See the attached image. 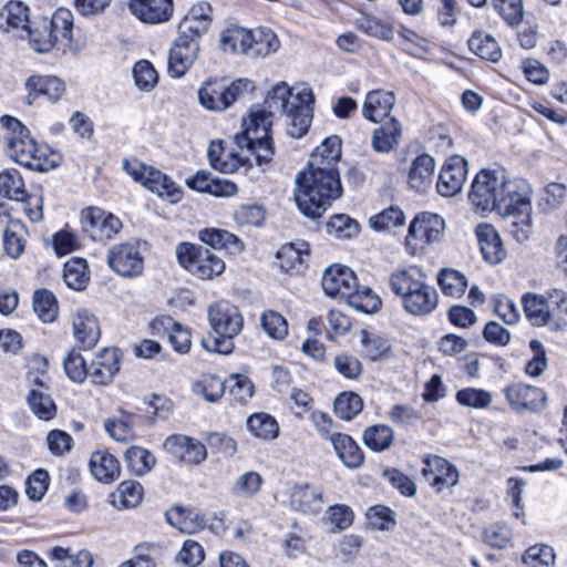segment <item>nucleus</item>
<instances>
[{"instance_id": "nucleus-1", "label": "nucleus", "mask_w": 567, "mask_h": 567, "mask_svg": "<svg viewBox=\"0 0 567 567\" xmlns=\"http://www.w3.org/2000/svg\"><path fill=\"white\" fill-rule=\"evenodd\" d=\"M315 95L307 84L289 87L285 82L276 84L267 93L264 107L252 110L243 121V131L235 134L239 150L255 155L259 166L267 165L275 154L270 128L276 113L287 116V133L293 138L303 136L312 121Z\"/></svg>"}, {"instance_id": "nucleus-2", "label": "nucleus", "mask_w": 567, "mask_h": 567, "mask_svg": "<svg viewBox=\"0 0 567 567\" xmlns=\"http://www.w3.org/2000/svg\"><path fill=\"white\" fill-rule=\"evenodd\" d=\"M530 186L525 179H511L504 169H481L471 186L468 199L478 209L509 213L513 203H519L526 212Z\"/></svg>"}, {"instance_id": "nucleus-3", "label": "nucleus", "mask_w": 567, "mask_h": 567, "mask_svg": "<svg viewBox=\"0 0 567 567\" xmlns=\"http://www.w3.org/2000/svg\"><path fill=\"white\" fill-rule=\"evenodd\" d=\"M296 185L295 202L300 212L312 219L319 218L331 202L342 195L339 173L302 171Z\"/></svg>"}, {"instance_id": "nucleus-4", "label": "nucleus", "mask_w": 567, "mask_h": 567, "mask_svg": "<svg viewBox=\"0 0 567 567\" xmlns=\"http://www.w3.org/2000/svg\"><path fill=\"white\" fill-rule=\"evenodd\" d=\"M9 132L4 136L8 156L32 171L48 172L58 166L60 156L45 146H39L29 130L17 118H2Z\"/></svg>"}, {"instance_id": "nucleus-5", "label": "nucleus", "mask_w": 567, "mask_h": 567, "mask_svg": "<svg viewBox=\"0 0 567 567\" xmlns=\"http://www.w3.org/2000/svg\"><path fill=\"white\" fill-rule=\"evenodd\" d=\"M392 291L402 298L403 308L411 315L425 316L435 310L437 292L425 280V274L417 267H408L390 276Z\"/></svg>"}, {"instance_id": "nucleus-6", "label": "nucleus", "mask_w": 567, "mask_h": 567, "mask_svg": "<svg viewBox=\"0 0 567 567\" xmlns=\"http://www.w3.org/2000/svg\"><path fill=\"white\" fill-rule=\"evenodd\" d=\"M209 324L213 329L212 340L203 341L207 350L228 354L234 350V338L240 332L244 319L238 308L220 300L208 308Z\"/></svg>"}, {"instance_id": "nucleus-7", "label": "nucleus", "mask_w": 567, "mask_h": 567, "mask_svg": "<svg viewBox=\"0 0 567 567\" xmlns=\"http://www.w3.org/2000/svg\"><path fill=\"white\" fill-rule=\"evenodd\" d=\"M73 31V13L66 8H59L51 18L41 17L32 20L25 32L31 48L39 53L51 51L61 42H71Z\"/></svg>"}, {"instance_id": "nucleus-8", "label": "nucleus", "mask_w": 567, "mask_h": 567, "mask_svg": "<svg viewBox=\"0 0 567 567\" xmlns=\"http://www.w3.org/2000/svg\"><path fill=\"white\" fill-rule=\"evenodd\" d=\"M176 257L183 268L199 279H212L225 270V261L203 246L181 243Z\"/></svg>"}, {"instance_id": "nucleus-9", "label": "nucleus", "mask_w": 567, "mask_h": 567, "mask_svg": "<svg viewBox=\"0 0 567 567\" xmlns=\"http://www.w3.org/2000/svg\"><path fill=\"white\" fill-rule=\"evenodd\" d=\"M124 171L137 183L165 197L172 203H177L182 198V190L175 185L171 177L153 166L145 165L137 159H124Z\"/></svg>"}, {"instance_id": "nucleus-10", "label": "nucleus", "mask_w": 567, "mask_h": 567, "mask_svg": "<svg viewBox=\"0 0 567 567\" xmlns=\"http://www.w3.org/2000/svg\"><path fill=\"white\" fill-rule=\"evenodd\" d=\"M250 82L238 79L227 84L225 81H205L198 90V100L203 107L210 111H224L231 106L249 89Z\"/></svg>"}, {"instance_id": "nucleus-11", "label": "nucleus", "mask_w": 567, "mask_h": 567, "mask_svg": "<svg viewBox=\"0 0 567 567\" xmlns=\"http://www.w3.org/2000/svg\"><path fill=\"white\" fill-rule=\"evenodd\" d=\"M109 267L124 278L140 276L144 269V258L137 243H121L107 251Z\"/></svg>"}, {"instance_id": "nucleus-12", "label": "nucleus", "mask_w": 567, "mask_h": 567, "mask_svg": "<svg viewBox=\"0 0 567 567\" xmlns=\"http://www.w3.org/2000/svg\"><path fill=\"white\" fill-rule=\"evenodd\" d=\"M445 228L444 219L432 213H421L409 226L406 244L413 248L440 240Z\"/></svg>"}, {"instance_id": "nucleus-13", "label": "nucleus", "mask_w": 567, "mask_h": 567, "mask_svg": "<svg viewBox=\"0 0 567 567\" xmlns=\"http://www.w3.org/2000/svg\"><path fill=\"white\" fill-rule=\"evenodd\" d=\"M511 409L517 413L540 412L546 406L545 392L536 386L514 383L503 390Z\"/></svg>"}, {"instance_id": "nucleus-14", "label": "nucleus", "mask_w": 567, "mask_h": 567, "mask_svg": "<svg viewBox=\"0 0 567 567\" xmlns=\"http://www.w3.org/2000/svg\"><path fill=\"white\" fill-rule=\"evenodd\" d=\"M200 40L178 32L168 55V73L173 78L183 76L198 58Z\"/></svg>"}, {"instance_id": "nucleus-15", "label": "nucleus", "mask_w": 567, "mask_h": 567, "mask_svg": "<svg viewBox=\"0 0 567 567\" xmlns=\"http://www.w3.org/2000/svg\"><path fill=\"white\" fill-rule=\"evenodd\" d=\"M82 228L93 240H107L122 229V221L111 213L100 208H89L82 213Z\"/></svg>"}, {"instance_id": "nucleus-16", "label": "nucleus", "mask_w": 567, "mask_h": 567, "mask_svg": "<svg viewBox=\"0 0 567 567\" xmlns=\"http://www.w3.org/2000/svg\"><path fill=\"white\" fill-rule=\"evenodd\" d=\"M326 295L346 299L358 288L354 272L347 266L332 265L328 267L321 281Z\"/></svg>"}, {"instance_id": "nucleus-17", "label": "nucleus", "mask_w": 567, "mask_h": 567, "mask_svg": "<svg viewBox=\"0 0 567 567\" xmlns=\"http://www.w3.org/2000/svg\"><path fill=\"white\" fill-rule=\"evenodd\" d=\"M164 449L177 461L198 465L207 457V450L199 441L182 434H174L164 441Z\"/></svg>"}, {"instance_id": "nucleus-18", "label": "nucleus", "mask_w": 567, "mask_h": 567, "mask_svg": "<svg viewBox=\"0 0 567 567\" xmlns=\"http://www.w3.org/2000/svg\"><path fill=\"white\" fill-rule=\"evenodd\" d=\"M467 163L460 155L450 157L439 174L436 188L445 197H452L458 194L464 185L467 174Z\"/></svg>"}, {"instance_id": "nucleus-19", "label": "nucleus", "mask_w": 567, "mask_h": 567, "mask_svg": "<svg viewBox=\"0 0 567 567\" xmlns=\"http://www.w3.org/2000/svg\"><path fill=\"white\" fill-rule=\"evenodd\" d=\"M27 96L24 103L33 105L40 95H44L52 103L58 102L65 92L64 82L53 75L34 74L25 80Z\"/></svg>"}, {"instance_id": "nucleus-20", "label": "nucleus", "mask_w": 567, "mask_h": 567, "mask_svg": "<svg viewBox=\"0 0 567 567\" xmlns=\"http://www.w3.org/2000/svg\"><path fill=\"white\" fill-rule=\"evenodd\" d=\"M213 22V7L207 1H199L189 9L178 25V32L202 41Z\"/></svg>"}, {"instance_id": "nucleus-21", "label": "nucleus", "mask_w": 567, "mask_h": 567, "mask_svg": "<svg viewBox=\"0 0 567 567\" xmlns=\"http://www.w3.org/2000/svg\"><path fill=\"white\" fill-rule=\"evenodd\" d=\"M424 464L423 476L439 491L457 484L458 472L447 460L437 455H430L424 458Z\"/></svg>"}, {"instance_id": "nucleus-22", "label": "nucleus", "mask_w": 567, "mask_h": 567, "mask_svg": "<svg viewBox=\"0 0 567 567\" xmlns=\"http://www.w3.org/2000/svg\"><path fill=\"white\" fill-rule=\"evenodd\" d=\"M128 8L134 17L148 24L168 21L174 11L173 0H130Z\"/></svg>"}, {"instance_id": "nucleus-23", "label": "nucleus", "mask_w": 567, "mask_h": 567, "mask_svg": "<svg viewBox=\"0 0 567 567\" xmlns=\"http://www.w3.org/2000/svg\"><path fill=\"white\" fill-rule=\"evenodd\" d=\"M90 379L94 384L105 385L112 382L120 371V355L116 349L104 348L99 351L89 365Z\"/></svg>"}, {"instance_id": "nucleus-24", "label": "nucleus", "mask_w": 567, "mask_h": 567, "mask_svg": "<svg viewBox=\"0 0 567 567\" xmlns=\"http://www.w3.org/2000/svg\"><path fill=\"white\" fill-rule=\"evenodd\" d=\"M73 336L84 349H92L101 337L96 317L86 309L76 311L73 318Z\"/></svg>"}, {"instance_id": "nucleus-25", "label": "nucleus", "mask_w": 567, "mask_h": 567, "mask_svg": "<svg viewBox=\"0 0 567 567\" xmlns=\"http://www.w3.org/2000/svg\"><path fill=\"white\" fill-rule=\"evenodd\" d=\"M395 104V95L390 91H370L362 105V115L374 123L388 117Z\"/></svg>"}, {"instance_id": "nucleus-26", "label": "nucleus", "mask_w": 567, "mask_h": 567, "mask_svg": "<svg viewBox=\"0 0 567 567\" xmlns=\"http://www.w3.org/2000/svg\"><path fill=\"white\" fill-rule=\"evenodd\" d=\"M165 517L171 526L186 534H193L205 526L204 516L192 507L175 505L165 513Z\"/></svg>"}, {"instance_id": "nucleus-27", "label": "nucleus", "mask_w": 567, "mask_h": 567, "mask_svg": "<svg viewBox=\"0 0 567 567\" xmlns=\"http://www.w3.org/2000/svg\"><path fill=\"white\" fill-rule=\"evenodd\" d=\"M0 29L3 32L20 31L24 37L31 25L29 8L21 1H9L0 12Z\"/></svg>"}, {"instance_id": "nucleus-28", "label": "nucleus", "mask_w": 567, "mask_h": 567, "mask_svg": "<svg viewBox=\"0 0 567 567\" xmlns=\"http://www.w3.org/2000/svg\"><path fill=\"white\" fill-rule=\"evenodd\" d=\"M476 237L485 261L496 265L506 256L499 235L491 225H478L476 228Z\"/></svg>"}, {"instance_id": "nucleus-29", "label": "nucleus", "mask_w": 567, "mask_h": 567, "mask_svg": "<svg viewBox=\"0 0 567 567\" xmlns=\"http://www.w3.org/2000/svg\"><path fill=\"white\" fill-rule=\"evenodd\" d=\"M291 507L303 514L317 515L322 511V493L309 485L295 486L290 495Z\"/></svg>"}, {"instance_id": "nucleus-30", "label": "nucleus", "mask_w": 567, "mask_h": 567, "mask_svg": "<svg viewBox=\"0 0 567 567\" xmlns=\"http://www.w3.org/2000/svg\"><path fill=\"white\" fill-rule=\"evenodd\" d=\"M522 303L524 312L533 326L548 327L554 331V323L545 296L526 293L522 297Z\"/></svg>"}, {"instance_id": "nucleus-31", "label": "nucleus", "mask_w": 567, "mask_h": 567, "mask_svg": "<svg viewBox=\"0 0 567 567\" xmlns=\"http://www.w3.org/2000/svg\"><path fill=\"white\" fill-rule=\"evenodd\" d=\"M527 206L526 212H523V207L519 206V203H513V208H511L509 213H501L499 215L504 217H513V220L509 226V231L514 236V238L518 243L526 241L532 234V203H530V193H527Z\"/></svg>"}, {"instance_id": "nucleus-32", "label": "nucleus", "mask_w": 567, "mask_h": 567, "mask_svg": "<svg viewBox=\"0 0 567 567\" xmlns=\"http://www.w3.org/2000/svg\"><path fill=\"white\" fill-rule=\"evenodd\" d=\"M90 468L93 476L103 483H111L120 476V462L107 452H94L90 460Z\"/></svg>"}, {"instance_id": "nucleus-33", "label": "nucleus", "mask_w": 567, "mask_h": 567, "mask_svg": "<svg viewBox=\"0 0 567 567\" xmlns=\"http://www.w3.org/2000/svg\"><path fill=\"white\" fill-rule=\"evenodd\" d=\"M203 243L215 249H225L231 255H237L244 250L243 241L234 234L217 228H206L199 233Z\"/></svg>"}, {"instance_id": "nucleus-34", "label": "nucleus", "mask_w": 567, "mask_h": 567, "mask_svg": "<svg viewBox=\"0 0 567 567\" xmlns=\"http://www.w3.org/2000/svg\"><path fill=\"white\" fill-rule=\"evenodd\" d=\"M207 155L212 167L225 174L235 173L247 162L246 156L239 155L235 151L228 152L229 162L224 161L225 148L221 142H212Z\"/></svg>"}, {"instance_id": "nucleus-35", "label": "nucleus", "mask_w": 567, "mask_h": 567, "mask_svg": "<svg viewBox=\"0 0 567 567\" xmlns=\"http://www.w3.org/2000/svg\"><path fill=\"white\" fill-rule=\"evenodd\" d=\"M330 442L346 466L355 468L363 463V452L349 435L331 434Z\"/></svg>"}, {"instance_id": "nucleus-36", "label": "nucleus", "mask_w": 567, "mask_h": 567, "mask_svg": "<svg viewBox=\"0 0 567 567\" xmlns=\"http://www.w3.org/2000/svg\"><path fill=\"white\" fill-rule=\"evenodd\" d=\"M249 42L248 55L252 58L267 56L275 53L280 47L276 33L266 28L250 30Z\"/></svg>"}, {"instance_id": "nucleus-37", "label": "nucleus", "mask_w": 567, "mask_h": 567, "mask_svg": "<svg viewBox=\"0 0 567 567\" xmlns=\"http://www.w3.org/2000/svg\"><path fill=\"white\" fill-rule=\"evenodd\" d=\"M401 134L402 130L399 122L395 118H390L389 122L382 124L373 132L372 146L374 151L390 152L399 143Z\"/></svg>"}, {"instance_id": "nucleus-38", "label": "nucleus", "mask_w": 567, "mask_h": 567, "mask_svg": "<svg viewBox=\"0 0 567 567\" xmlns=\"http://www.w3.org/2000/svg\"><path fill=\"white\" fill-rule=\"evenodd\" d=\"M435 162L429 154L419 155L412 163L409 171V183L411 187L422 190L433 177Z\"/></svg>"}, {"instance_id": "nucleus-39", "label": "nucleus", "mask_w": 567, "mask_h": 567, "mask_svg": "<svg viewBox=\"0 0 567 567\" xmlns=\"http://www.w3.org/2000/svg\"><path fill=\"white\" fill-rule=\"evenodd\" d=\"M364 445L373 452L389 450L394 441V431L390 425L373 424L363 432Z\"/></svg>"}, {"instance_id": "nucleus-40", "label": "nucleus", "mask_w": 567, "mask_h": 567, "mask_svg": "<svg viewBox=\"0 0 567 567\" xmlns=\"http://www.w3.org/2000/svg\"><path fill=\"white\" fill-rule=\"evenodd\" d=\"M470 50L481 59L496 62L502 56V50L496 40L489 34L475 32L468 40Z\"/></svg>"}, {"instance_id": "nucleus-41", "label": "nucleus", "mask_w": 567, "mask_h": 567, "mask_svg": "<svg viewBox=\"0 0 567 567\" xmlns=\"http://www.w3.org/2000/svg\"><path fill=\"white\" fill-rule=\"evenodd\" d=\"M63 279L71 289L76 291L85 289L90 280L86 261L82 258H72L66 261L63 268Z\"/></svg>"}, {"instance_id": "nucleus-42", "label": "nucleus", "mask_w": 567, "mask_h": 567, "mask_svg": "<svg viewBox=\"0 0 567 567\" xmlns=\"http://www.w3.org/2000/svg\"><path fill=\"white\" fill-rule=\"evenodd\" d=\"M250 30L239 27L228 28L220 35V48L225 52L248 55Z\"/></svg>"}, {"instance_id": "nucleus-43", "label": "nucleus", "mask_w": 567, "mask_h": 567, "mask_svg": "<svg viewBox=\"0 0 567 567\" xmlns=\"http://www.w3.org/2000/svg\"><path fill=\"white\" fill-rule=\"evenodd\" d=\"M550 310L554 331H560L567 326V292L551 289L545 297Z\"/></svg>"}, {"instance_id": "nucleus-44", "label": "nucleus", "mask_w": 567, "mask_h": 567, "mask_svg": "<svg viewBox=\"0 0 567 567\" xmlns=\"http://www.w3.org/2000/svg\"><path fill=\"white\" fill-rule=\"evenodd\" d=\"M437 282L445 296L461 297L467 288L466 277L458 270L444 268L437 276Z\"/></svg>"}, {"instance_id": "nucleus-45", "label": "nucleus", "mask_w": 567, "mask_h": 567, "mask_svg": "<svg viewBox=\"0 0 567 567\" xmlns=\"http://www.w3.org/2000/svg\"><path fill=\"white\" fill-rule=\"evenodd\" d=\"M247 426L256 437L274 440L279 434L277 421L268 413H255L247 419Z\"/></svg>"}, {"instance_id": "nucleus-46", "label": "nucleus", "mask_w": 567, "mask_h": 567, "mask_svg": "<svg viewBox=\"0 0 567 567\" xmlns=\"http://www.w3.org/2000/svg\"><path fill=\"white\" fill-rule=\"evenodd\" d=\"M127 468L135 475H144L150 472L155 463V456L147 450L140 446H131L124 454Z\"/></svg>"}, {"instance_id": "nucleus-47", "label": "nucleus", "mask_w": 567, "mask_h": 567, "mask_svg": "<svg viewBox=\"0 0 567 567\" xmlns=\"http://www.w3.org/2000/svg\"><path fill=\"white\" fill-rule=\"evenodd\" d=\"M30 410L43 421H50L56 415V405L50 394L41 390H31L27 396Z\"/></svg>"}, {"instance_id": "nucleus-48", "label": "nucleus", "mask_w": 567, "mask_h": 567, "mask_svg": "<svg viewBox=\"0 0 567 567\" xmlns=\"http://www.w3.org/2000/svg\"><path fill=\"white\" fill-rule=\"evenodd\" d=\"M33 310L43 322H52L58 317V301L53 292L39 289L33 296Z\"/></svg>"}, {"instance_id": "nucleus-49", "label": "nucleus", "mask_w": 567, "mask_h": 567, "mask_svg": "<svg viewBox=\"0 0 567 567\" xmlns=\"http://www.w3.org/2000/svg\"><path fill=\"white\" fill-rule=\"evenodd\" d=\"M362 355L371 361L382 359L391 349L390 342L378 334L361 331Z\"/></svg>"}, {"instance_id": "nucleus-50", "label": "nucleus", "mask_w": 567, "mask_h": 567, "mask_svg": "<svg viewBox=\"0 0 567 567\" xmlns=\"http://www.w3.org/2000/svg\"><path fill=\"white\" fill-rule=\"evenodd\" d=\"M349 306L364 313L375 312L380 307L379 297L368 287L358 288L347 298Z\"/></svg>"}, {"instance_id": "nucleus-51", "label": "nucleus", "mask_w": 567, "mask_h": 567, "mask_svg": "<svg viewBox=\"0 0 567 567\" xmlns=\"http://www.w3.org/2000/svg\"><path fill=\"white\" fill-rule=\"evenodd\" d=\"M262 485V478L259 473L248 471L240 474L231 486L234 495L240 498L254 497Z\"/></svg>"}, {"instance_id": "nucleus-52", "label": "nucleus", "mask_w": 567, "mask_h": 567, "mask_svg": "<svg viewBox=\"0 0 567 567\" xmlns=\"http://www.w3.org/2000/svg\"><path fill=\"white\" fill-rule=\"evenodd\" d=\"M363 401L354 392H343L337 396L333 403L336 414L342 420L353 419L362 410Z\"/></svg>"}, {"instance_id": "nucleus-53", "label": "nucleus", "mask_w": 567, "mask_h": 567, "mask_svg": "<svg viewBox=\"0 0 567 567\" xmlns=\"http://www.w3.org/2000/svg\"><path fill=\"white\" fill-rule=\"evenodd\" d=\"M63 367L66 375L73 382L82 383L86 378H90L89 365L76 348L71 349L64 358Z\"/></svg>"}, {"instance_id": "nucleus-54", "label": "nucleus", "mask_w": 567, "mask_h": 567, "mask_svg": "<svg viewBox=\"0 0 567 567\" xmlns=\"http://www.w3.org/2000/svg\"><path fill=\"white\" fill-rule=\"evenodd\" d=\"M359 224L346 214H338L327 223V231L340 239H349L359 233Z\"/></svg>"}, {"instance_id": "nucleus-55", "label": "nucleus", "mask_w": 567, "mask_h": 567, "mask_svg": "<svg viewBox=\"0 0 567 567\" xmlns=\"http://www.w3.org/2000/svg\"><path fill=\"white\" fill-rule=\"evenodd\" d=\"M0 194L10 199L20 200L27 195L24 182L17 171H4L0 173Z\"/></svg>"}, {"instance_id": "nucleus-56", "label": "nucleus", "mask_w": 567, "mask_h": 567, "mask_svg": "<svg viewBox=\"0 0 567 567\" xmlns=\"http://www.w3.org/2000/svg\"><path fill=\"white\" fill-rule=\"evenodd\" d=\"M161 323L162 326L167 324L168 340L172 343L175 351L179 353H186L190 349V333L182 324L173 322L171 318H165L154 322V327Z\"/></svg>"}, {"instance_id": "nucleus-57", "label": "nucleus", "mask_w": 567, "mask_h": 567, "mask_svg": "<svg viewBox=\"0 0 567 567\" xmlns=\"http://www.w3.org/2000/svg\"><path fill=\"white\" fill-rule=\"evenodd\" d=\"M404 223L405 215L398 206H391L369 219V224L374 230H386L402 226Z\"/></svg>"}, {"instance_id": "nucleus-58", "label": "nucleus", "mask_w": 567, "mask_h": 567, "mask_svg": "<svg viewBox=\"0 0 567 567\" xmlns=\"http://www.w3.org/2000/svg\"><path fill=\"white\" fill-rule=\"evenodd\" d=\"M21 227L19 220H7V226L3 230V247L6 254L11 258L19 257L24 249V241L19 235Z\"/></svg>"}, {"instance_id": "nucleus-59", "label": "nucleus", "mask_w": 567, "mask_h": 567, "mask_svg": "<svg viewBox=\"0 0 567 567\" xmlns=\"http://www.w3.org/2000/svg\"><path fill=\"white\" fill-rule=\"evenodd\" d=\"M225 388L226 381L224 382L220 378L215 375H205L200 381L195 383L194 392L208 402H216L223 396Z\"/></svg>"}, {"instance_id": "nucleus-60", "label": "nucleus", "mask_w": 567, "mask_h": 567, "mask_svg": "<svg viewBox=\"0 0 567 567\" xmlns=\"http://www.w3.org/2000/svg\"><path fill=\"white\" fill-rule=\"evenodd\" d=\"M358 27L365 34L390 41L393 38L392 27L384 20L373 16H363L358 20Z\"/></svg>"}, {"instance_id": "nucleus-61", "label": "nucleus", "mask_w": 567, "mask_h": 567, "mask_svg": "<svg viewBox=\"0 0 567 567\" xmlns=\"http://www.w3.org/2000/svg\"><path fill=\"white\" fill-rule=\"evenodd\" d=\"M133 78L136 86L143 91H151L158 81V74L152 63L147 60H140L133 66Z\"/></svg>"}, {"instance_id": "nucleus-62", "label": "nucleus", "mask_w": 567, "mask_h": 567, "mask_svg": "<svg viewBox=\"0 0 567 567\" xmlns=\"http://www.w3.org/2000/svg\"><path fill=\"white\" fill-rule=\"evenodd\" d=\"M523 561L530 567H549L555 564V553L548 545H534L525 551Z\"/></svg>"}, {"instance_id": "nucleus-63", "label": "nucleus", "mask_w": 567, "mask_h": 567, "mask_svg": "<svg viewBox=\"0 0 567 567\" xmlns=\"http://www.w3.org/2000/svg\"><path fill=\"white\" fill-rule=\"evenodd\" d=\"M455 399L461 405L473 409H485L492 403L489 392L475 388H466L457 391Z\"/></svg>"}, {"instance_id": "nucleus-64", "label": "nucleus", "mask_w": 567, "mask_h": 567, "mask_svg": "<svg viewBox=\"0 0 567 567\" xmlns=\"http://www.w3.org/2000/svg\"><path fill=\"white\" fill-rule=\"evenodd\" d=\"M260 323L264 331L272 339H284L288 333L287 320L272 310H267L261 315Z\"/></svg>"}]
</instances>
